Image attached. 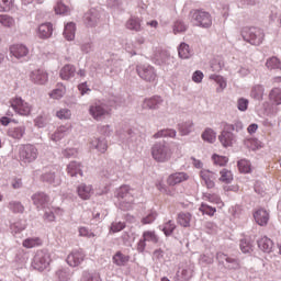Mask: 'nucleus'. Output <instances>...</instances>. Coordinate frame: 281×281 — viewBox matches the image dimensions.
<instances>
[{"label":"nucleus","mask_w":281,"mask_h":281,"mask_svg":"<svg viewBox=\"0 0 281 281\" xmlns=\"http://www.w3.org/2000/svg\"><path fill=\"white\" fill-rule=\"evenodd\" d=\"M151 157L158 164H166L172 158V149L166 142H157L151 147Z\"/></svg>","instance_id":"f257e3e1"},{"label":"nucleus","mask_w":281,"mask_h":281,"mask_svg":"<svg viewBox=\"0 0 281 281\" xmlns=\"http://www.w3.org/2000/svg\"><path fill=\"white\" fill-rule=\"evenodd\" d=\"M241 37L250 45H262V41H265V31L254 26H246L241 30Z\"/></svg>","instance_id":"f03ea898"},{"label":"nucleus","mask_w":281,"mask_h":281,"mask_svg":"<svg viewBox=\"0 0 281 281\" xmlns=\"http://www.w3.org/2000/svg\"><path fill=\"white\" fill-rule=\"evenodd\" d=\"M89 115L97 122H102L106 115H111V106L104 103V101H93L89 106Z\"/></svg>","instance_id":"7ed1b4c3"},{"label":"nucleus","mask_w":281,"mask_h":281,"mask_svg":"<svg viewBox=\"0 0 281 281\" xmlns=\"http://www.w3.org/2000/svg\"><path fill=\"white\" fill-rule=\"evenodd\" d=\"M120 209L123 211L132 210L135 198L133 196V190L128 186H123L116 191Z\"/></svg>","instance_id":"20e7f679"},{"label":"nucleus","mask_w":281,"mask_h":281,"mask_svg":"<svg viewBox=\"0 0 281 281\" xmlns=\"http://www.w3.org/2000/svg\"><path fill=\"white\" fill-rule=\"evenodd\" d=\"M191 21L196 25V27H203L204 30H209L212 27V14L210 12L203 10H193L190 12Z\"/></svg>","instance_id":"39448f33"},{"label":"nucleus","mask_w":281,"mask_h":281,"mask_svg":"<svg viewBox=\"0 0 281 281\" xmlns=\"http://www.w3.org/2000/svg\"><path fill=\"white\" fill-rule=\"evenodd\" d=\"M19 159L21 164H34L38 159V149L32 144L22 145L19 148Z\"/></svg>","instance_id":"423d86ee"},{"label":"nucleus","mask_w":281,"mask_h":281,"mask_svg":"<svg viewBox=\"0 0 281 281\" xmlns=\"http://www.w3.org/2000/svg\"><path fill=\"white\" fill-rule=\"evenodd\" d=\"M50 262L52 255H49L47 249H42L36 251L32 261V267L33 269H36V271H45Z\"/></svg>","instance_id":"0eeeda50"},{"label":"nucleus","mask_w":281,"mask_h":281,"mask_svg":"<svg viewBox=\"0 0 281 281\" xmlns=\"http://www.w3.org/2000/svg\"><path fill=\"white\" fill-rule=\"evenodd\" d=\"M11 108L16 115L27 117L32 113V104L23 100L21 97H16L10 100Z\"/></svg>","instance_id":"6e6552de"},{"label":"nucleus","mask_w":281,"mask_h":281,"mask_svg":"<svg viewBox=\"0 0 281 281\" xmlns=\"http://www.w3.org/2000/svg\"><path fill=\"white\" fill-rule=\"evenodd\" d=\"M136 72L145 82H157V69L149 64L137 65Z\"/></svg>","instance_id":"1a4fd4ad"},{"label":"nucleus","mask_w":281,"mask_h":281,"mask_svg":"<svg viewBox=\"0 0 281 281\" xmlns=\"http://www.w3.org/2000/svg\"><path fill=\"white\" fill-rule=\"evenodd\" d=\"M146 243H153L154 245H157L159 243V236H157V233L155 231H145L143 233L142 238L137 243V251L139 254H144L146 250Z\"/></svg>","instance_id":"9d476101"},{"label":"nucleus","mask_w":281,"mask_h":281,"mask_svg":"<svg viewBox=\"0 0 281 281\" xmlns=\"http://www.w3.org/2000/svg\"><path fill=\"white\" fill-rule=\"evenodd\" d=\"M15 125H11L7 132L8 136L12 139H23L25 136V131H27V127H25V124H19L18 121L13 120Z\"/></svg>","instance_id":"9b49d317"},{"label":"nucleus","mask_w":281,"mask_h":281,"mask_svg":"<svg viewBox=\"0 0 281 281\" xmlns=\"http://www.w3.org/2000/svg\"><path fill=\"white\" fill-rule=\"evenodd\" d=\"M33 205L38 210H47L49 207V195L45 192H36L32 195Z\"/></svg>","instance_id":"f8f14e48"},{"label":"nucleus","mask_w":281,"mask_h":281,"mask_svg":"<svg viewBox=\"0 0 281 281\" xmlns=\"http://www.w3.org/2000/svg\"><path fill=\"white\" fill-rule=\"evenodd\" d=\"M85 251L82 250H72L68 256H67V265L69 267H80L85 262Z\"/></svg>","instance_id":"ddd939ff"},{"label":"nucleus","mask_w":281,"mask_h":281,"mask_svg":"<svg viewBox=\"0 0 281 281\" xmlns=\"http://www.w3.org/2000/svg\"><path fill=\"white\" fill-rule=\"evenodd\" d=\"M200 177H201L202 181H204V183L209 190H212V188H214V186H216V183L214 181H216V179H218V175L216 172L207 170V169L201 170Z\"/></svg>","instance_id":"4468645a"},{"label":"nucleus","mask_w":281,"mask_h":281,"mask_svg":"<svg viewBox=\"0 0 281 281\" xmlns=\"http://www.w3.org/2000/svg\"><path fill=\"white\" fill-rule=\"evenodd\" d=\"M218 139L224 148H229L236 143V134L231 132L229 130L224 128L218 136Z\"/></svg>","instance_id":"2eb2a0df"},{"label":"nucleus","mask_w":281,"mask_h":281,"mask_svg":"<svg viewBox=\"0 0 281 281\" xmlns=\"http://www.w3.org/2000/svg\"><path fill=\"white\" fill-rule=\"evenodd\" d=\"M90 148L98 150V153L104 154L109 149V143L104 137H93L90 140Z\"/></svg>","instance_id":"dca6fc26"},{"label":"nucleus","mask_w":281,"mask_h":281,"mask_svg":"<svg viewBox=\"0 0 281 281\" xmlns=\"http://www.w3.org/2000/svg\"><path fill=\"white\" fill-rule=\"evenodd\" d=\"M83 21L88 27H95L100 21V13L95 9H90L83 16Z\"/></svg>","instance_id":"f3484780"},{"label":"nucleus","mask_w":281,"mask_h":281,"mask_svg":"<svg viewBox=\"0 0 281 281\" xmlns=\"http://www.w3.org/2000/svg\"><path fill=\"white\" fill-rule=\"evenodd\" d=\"M192 273H194V266L187 265L182 269L178 270L176 274L177 281H189L192 278Z\"/></svg>","instance_id":"a211bd4d"},{"label":"nucleus","mask_w":281,"mask_h":281,"mask_svg":"<svg viewBox=\"0 0 281 281\" xmlns=\"http://www.w3.org/2000/svg\"><path fill=\"white\" fill-rule=\"evenodd\" d=\"M30 78L34 85H45L49 77L45 70L36 69L31 72Z\"/></svg>","instance_id":"6ab92c4d"},{"label":"nucleus","mask_w":281,"mask_h":281,"mask_svg":"<svg viewBox=\"0 0 281 281\" xmlns=\"http://www.w3.org/2000/svg\"><path fill=\"white\" fill-rule=\"evenodd\" d=\"M164 104V99L159 95H154L149 99H145L143 102V109H150L157 111Z\"/></svg>","instance_id":"aec40b11"},{"label":"nucleus","mask_w":281,"mask_h":281,"mask_svg":"<svg viewBox=\"0 0 281 281\" xmlns=\"http://www.w3.org/2000/svg\"><path fill=\"white\" fill-rule=\"evenodd\" d=\"M10 52L12 56H14V58H16L18 60H21V58H25V56L30 54V49L23 44H15L11 46Z\"/></svg>","instance_id":"412c9836"},{"label":"nucleus","mask_w":281,"mask_h":281,"mask_svg":"<svg viewBox=\"0 0 281 281\" xmlns=\"http://www.w3.org/2000/svg\"><path fill=\"white\" fill-rule=\"evenodd\" d=\"M41 180L44 183H49L50 186H60V176L56 171H46L41 176Z\"/></svg>","instance_id":"4be33fe9"},{"label":"nucleus","mask_w":281,"mask_h":281,"mask_svg":"<svg viewBox=\"0 0 281 281\" xmlns=\"http://www.w3.org/2000/svg\"><path fill=\"white\" fill-rule=\"evenodd\" d=\"M254 218L257 225H260V227H265L269 223V211L265 209H259L254 213Z\"/></svg>","instance_id":"5701e85b"},{"label":"nucleus","mask_w":281,"mask_h":281,"mask_svg":"<svg viewBox=\"0 0 281 281\" xmlns=\"http://www.w3.org/2000/svg\"><path fill=\"white\" fill-rule=\"evenodd\" d=\"M155 65H170V54L166 50L157 49L154 52Z\"/></svg>","instance_id":"b1692460"},{"label":"nucleus","mask_w":281,"mask_h":281,"mask_svg":"<svg viewBox=\"0 0 281 281\" xmlns=\"http://www.w3.org/2000/svg\"><path fill=\"white\" fill-rule=\"evenodd\" d=\"M71 134V127L61 125L59 126L54 134L50 135L52 142H60L64 137Z\"/></svg>","instance_id":"393cba45"},{"label":"nucleus","mask_w":281,"mask_h":281,"mask_svg":"<svg viewBox=\"0 0 281 281\" xmlns=\"http://www.w3.org/2000/svg\"><path fill=\"white\" fill-rule=\"evenodd\" d=\"M52 34H54V26H52V23H44L38 26V30H37L38 38H42V40L50 38Z\"/></svg>","instance_id":"a878e982"},{"label":"nucleus","mask_w":281,"mask_h":281,"mask_svg":"<svg viewBox=\"0 0 281 281\" xmlns=\"http://www.w3.org/2000/svg\"><path fill=\"white\" fill-rule=\"evenodd\" d=\"M190 176L186 172H176L168 177L167 183L168 186H177V183H183V181H188Z\"/></svg>","instance_id":"bb28decb"},{"label":"nucleus","mask_w":281,"mask_h":281,"mask_svg":"<svg viewBox=\"0 0 281 281\" xmlns=\"http://www.w3.org/2000/svg\"><path fill=\"white\" fill-rule=\"evenodd\" d=\"M77 192L80 199H83V201H88V199H91V195L93 194V187L91 184L81 183L77 188Z\"/></svg>","instance_id":"cd10ccee"},{"label":"nucleus","mask_w":281,"mask_h":281,"mask_svg":"<svg viewBox=\"0 0 281 281\" xmlns=\"http://www.w3.org/2000/svg\"><path fill=\"white\" fill-rule=\"evenodd\" d=\"M61 80H71L76 76V66L71 64L65 65L59 72Z\"/></svg>","instance_id":"c85d7f7f"},{"label":"nucleus","mask_w":281,"mask_h":281,"mask_svg":"<svg viewBox=\"0 0 281 281\" xmlns=\"http://www.w3.org/2000/svg\"><path fill=\"white\" fill-rule=\"evenodd\" d=\"M178 55L182 60H188V58L194 56V50H192L187 43H181L178 47Z\"/></svg>","instance_id":"c756f323"},{"label":"nucleus","mask_w":281,"mask_h":281,"mask_svg":"<svg viewBox=\"0 0 281 281\" xmlns=\"http://www.w3.org/2000/svg\"><path fill=\"white\" fill-rule=\"evenodd\" d=\"M257 243L259 249H261V251H265L266 254H271V251L273 250V240H271V238L267 236L261 237Z\"/></svg>","instance_id":"7c9ffc66"},{"label":"nucleus","mask_w":281,"mask_h":281,"mask_svg":"<svg viewBox=\"0 0 281 281\" xmlns=\"http://www.w3.org/2000/svg\"><path fill=\"white\" fill-rule=\"evenodd\" d=\"M67 172L70 177H82V165L78 161H71L67 166Z\"/></svg>","instance_id":"2f4dec72"},{"label":"nucleus","mask_w":281,"mask_h":281,"mask_svg":"<svg viewBox=\"0 0 281 281\" xmlns=\"http://www.w3.org/2000/svg\"><path fill=\"white\" fill-rule=\"evenodd\" d=\"M125 26L132 32H142V20L139 18L132 16L126 21Z\"/></svg>","instance_id":"473e14b6"},{"label":"nucleus","mask_w":281,"mask_h":281,"mask_svg":"<svg viewBox=\"0 0 281 281\" xmlns=\"http://www.w3.org/2000/svg\"><path fill=\"white\" fill-rule=\"evenodd\" d=\"M55 276L58 281H69L71 280V276H74V272H71V269L69 268H59L56 271Z\"/></svg>","instance_id":"72a5a7b5"},{"label":"nucleus","mask_w":281,"mask_h":281,"mask_svg":"<svg viewBox=\"0 0 281 281\" xmlns=\"http://www.w3.org/2000/svg\"><path fill=\"white\" fill-rule=\"evenodd\" d=\"M64 36L66 41H74L76 38V23L70 22L65 25Z\"/></svg>","instance_id":"f704fd0d"},{"label":"nucleus","mask_w":281,"mask_h":281,"mask_svg":"<svg viewBox=\"0 0 281 281\" xmlns=\"http://www.w3.org/2000/svg\"><path fill=\"white\" fill-rule=\"evenodd\" d=\"M210 80H214L216 85H218V88L216 89L217 93H221V91L225 90L227 88V81H225V78L221 75H211Z\"/></svg>","instance_id":"c9c22d12"},{"label":"nucleus","mask_w":281,"mask_h":281,"mask_svg":"<svg viewBox=\"0 0 281 281\" xmlns=\"http://www.w3.org/2000/svg\"><path fill=\"white\" fill-rule=\"evenodd\" d=\"M120 139L123 142V144H133L137 139V135L135 132H133V130H127L120 135Z\"/></svg>","instance_id":"e433bc0d"},{"label":"nucleus","mask_w":281,"mask_h":281,"mask_svg":"<svg viewBox=\"0 0 281 281\" xmlns=\"http://www.w3.org/2000/svg\"><path fill=\"white\" fill-rule=\"evenodd\" d=\"M178 225H181V227H190V222L192 221V214L181 212L178 214Z\"/></svg>","instance_id":"4c0bfd02"},{"label":"nucleus","mask_w":281,"mask_h":281,"mask_svg":"<svg viewBox=\"0 0 281 281\" xmlns=\"http://www.w3.org/2000/svg\"><path fill=\"white\" fill-rule=\"evenodd\" d=\"M265 95V87H262L261 85H256L255 87H252L251 91H250V97L254 100H258L260 102V100H262Z\"/></svg>","instance_id":"58836bf2"},{"label":"nucleus","mask_w":281,"mask_h":281,"mask_svg":"<svg viewBox=\"0 0 281 281\" xmlns=\"http://www.w3.org/2000/svg\"><path fill=\"white\" fill-rule=\"evenodd\" d=\"M194 123L192 121H187L178 124V130L180 135H190L192 133V127Z\"/></svg>","instance_id":"ea45409f"},{"label":"nucleus","mask_w":281,"mask_h":281,"mask_svg":"<svg viewBox=\"0 0 281 281\" xmlns=\"http://www.w3.org/2000/svg\"><path fill=\"white\" fill-rule=\"evenodd\" d=\"M225 131H234L235 133H243L245 131V126L240 121H235L233 124L224 123Z\"/></svg>","instance_id":"a19ab883"},{"label":"nucleus","mask_w":281,"mask_h":281,"mask_svg":"<svg viewBox=\"0 0 281 281\" xmlns=\"http://www.w3.org/2000/svg\"><path fill=\"white\" fill-rule=\"evenodd\" d=\"M202 139L204 142H207L209 144H214L216 142V132L214 130L207 127L203 133H202Z\"/></svg>","instance_id":"79ce46f5"},{"label":"nucleus","mask_w":281,"mask_h":281,"mask_svg":"<svg viewBox=\"0 0 281 281\" xmlns=\"http://www.w3.org/2000/svg\"><path fill=\"white\" fill-rule=\"evenodd\" d=\"M130 258L128 256L122 254L121 251H117L114 256H113V262L114 265H116L117 267H124L126 265V262H128Z\"/></svg>","instance_id":"37998d69"},{"label":"nucleus","mask_w":281,"mask_h":281,"mask_svg":"<svg viewBox=\"0 0 281 281\" xmlns=\"http://www.w3.org/2000/svg\"><path fill=\"white\" fill-rule=\"evenodd\" d=\"M160 229L164 232L165 236H172L175 229H177V224L172 220H169L162 226H159Z\"/></svg>","instance_id":"c03bdc74"},{"label":"nucleus","mask_w":281,"mask_h":281,"mask_svg":"<svg viewBox=\"0 0 281 281\" xmlns=\"http://www.w3.org/2000/svg\"><path fill=\"white\" fill-rule=\"evenodd\" d=\"M23 247L26 249H32L34 247H40V245H43V240L38 237H33V238H26L23 240Z\"/></svg>","instance_id":"a18cd8bd"},{"label":"nucleus","mask_w":281,"mask_h":281,"mask_svg":"<svg viewBox=\"0 0 281 281\" xmlns=\"http://www.w3.org/2000/svg\"><path fill=\"white\" fill-rule=\"evenodd\" d=\"M9 210L13 212V214H23L25 212V206L19 201H11L8 205Z\"/></svg>","instance_id":"49530a36"},{"label":"nucleus","mask_w":281,"mask_h":281,"mask_svg":"<svg viewBox=\"0 0 281 281\" xmlns=\"http://www.w3.org/2000/svg\"><path fill=\"white\" fill-rule=\"evenodd\" d=\"M82 281H102L100 272L97 271H83Z\"/></svg>","instance_id":"de8ad7c7"},{"label":"nucleus","mask_w":281,"mask_h":281,"mask_svg":"<svg viewBox=\"0 0 281 281\" xmlns=\"http://www.w3.org/2000/svg\"><path fill=\"white\" fill-rule=\"evenodd\" d=\"M161 137H177V131L175 130H160L156 134H154V139H159Z\"/></svg>","instance_id":"09e8293b"},{"label":"nucleus","mask_w":281,"mask_h":281,"mask_svg":"<svg viewBox=\"0 0 281 281\" xmlns=\"http://www.w3.org/2000/svg\"><path fill=\"white\" fill-rule=\"evenodd\" d=\"M0 23L3 25V27H14V25H16L14 18L8 14H0Z\"/></svg>","instance_id":"8fccbe9b"},{"label":"nucleus","mask_w":281,"mask_h":281,"mask_svg":"<svg viewBox=\"0 0 281 281\" xmlns=\"http://www.w3.org/2000/svg\"><path fill=\"white\" fill-rule=\"evenodd\" d=\"M266 67H268V69H281V61L276 56L269 57L266 60Z\"/></svg>","instance_id":"3c124183"},{"label":"nucleus","mask_w":281,"mask_h":281,"mask_svg":"<svg viewBox=\"0 0 281 281\" xmlns=\"http://www.w3.org/2000/svg\"><path fill=\"white\" fill-rule=\"evenodd\" d=\"M10 229H11V234H13V236H16V234H21V232H23L25 229V222L18 221V222L11 224Z\"/></svg>","instance_id":"603ef678"},{"label":"nucleus","mask_w":281,"mask_h":281,"mask_svg":"<svg viewBox=\"0 0 281 281\" xmlns=\"http://www.w3.org/2000/svg\"><path fill=\"white\" fill-rule=\"evenodd\" d=\"M269 98H270L271 102H274V104L280 105L281 104V89L273 88L270 91Z\"/></svg>","instance_id":"864d4df0"},{"label":"nucleus","mask_w":281,"mask_h":281,"mask_svg":"<svg viewBox=\"0 0 281 281\" xmlns=\"http://www.w3.org/2000/svg\"><path fill=\"white\" fill-rule=\"evenodd\" d=\"M239 172H244L247 175L248 172H251V162L247 159H241L237 162Z\"/></svg>","instance_id":"5fc2aeb1"},{"label":"nucleus","mask_w":281,"mask_h":281,"mask_svg":"<svg viewBox=\"0 0 281 281\" xmlns=\"http://www.w3.org/2000/svg\"><path fill=\"white\" fill-rule=\"evenodd\" d=\"M220 175H221L220 181H222L223 183H232V181L234 180V176L232 175V171L227 169H223L220 172Z\"/></svg>","instance_id":"6e6d98bb"},{"label":"nucleus","mask_w":281,"mask_h":281,"mask_svg":"<svg viewBox=\"0 0 281 281\" xmlns=\"http://www.w3.org/2000/svg\"><path fill=\"white\" fill-rule=\"evenodd\" d=\"M239 247L243 254H249V251H252L254 249V245L247 238L240 240Z\"/></svg>","instance_id":"4d7b16f0"},{"label":"nucleus","mask_w":281,"mask_h":281,"mask_svg":"<svg viewBox=\"0 0 281 281\" xmlns=\"http://www.w3.org/2000/svg\"><path fill=\"white\" fill-rule=\"evenodd\" d=\"M224 267L226 269L235 270L236 271V270L240 269V262L238 261V259H234V258L229 257L227 259L226 265H224Z\"/></svg>","instance_id":"13d9d810"},{"label":"nucleus","mask_w":281,"mask_h":281,"mask_svg":"<svg viewBox=\"0 0 281 281\" xmlns=\"http://www.w3.org/2000/svg\"><path fill=\"white\" fill-rule=\"evenodd\" d=\"M66 93L65 86L60 85L57 89L53 90L50 93V98H54V100H60L63 95Z\"/></svg>","instance_id":"bf43d9fd"},{"label":"nucleus","mask_w":281,"mask_h":281,"mask_svg":"<svg viewBox=\"0 0 281 281\" xmlns=\"http://www.w3.org/2000/svg\"><path fill=\"white\" fill-rule=\"evenodd\" d=\"M200 212H202V214H206L207 216H214V214H216V207L202 203L200 206Z\"/></svg>","instance_id":"052dcab7"},{"label":"nucleus","mask_w":281,"mask_h":281,"mask_svg":"<svg viewBox=\"0 0 281 281\" xmlns=\"http://www.w3.org/2000/svg\"><path fill=\"white\" fill-rule=\"evenodd\" d=\"M14 8V0H1L0 10L1 12H10Z\"/></svg>","instance_id":"680f3d73"},{"label":"nucleus","mask_w":281,"mask_h":281,"mask_svg":"<svg viewBox=\"0 0 281 281\" xmlns=\"http://www.w3.org/2000/svg\"><path fill=\"white\" fill-rule=\"evenodd\" d=\"M212 159H213V161H214V164H215L216 166H226L227 162L229 161V159H228L227 157H225V156H218V155H216V154L213 155Z\"/></svg>","instance_id":"e2e57ef3"},{"label":"nucleus","mask_w":281,"mask_h":281,"mask_svg":"<svg viewBox=\"0 0 281 281\" xmlns=\"http://www.w3.org/2000/svg\"><path fill=\"white\" fill-rule=\"evenodd\" d=\"M56 14H67L69 12V7L65 5L63 1H58L55 7Z\"/></svg>","instance_id":"0e129e2a"},{"label":"nucleus","mask_w":281,"mask_h":281,"mask_svg":"<svg viewBox=\"0 0 281 281\" xmlns=\"http://www.w3.org/2000/svg\"><path fill=\"white\" fill-rule=\"evenodd\" d=\"M188 26L182 21H176L173 25V34H181V32H186Z\"/></svg>","instance_id":"69168bd1"},{"label":"nucleus","mask_w":281,"mask_h":281,"mask_svg":"<svg viewBox=\"0 0 281 281\" xmlns=\"http://www.w3.org/2000/svg\"><path fill=\"white\" fill-rule=\"evenodd\" d=\"M35 126L37 128H45L47 126V116L40 115L34 120Z\"/></svg>","instance_id":"338daca9"},{"label":"nucleus","mask_w":281,"mask_h":281,"mask_svg":"<svg viewBox=\"0 0 281 281\" xmlns=\"http://www.w3.org/2000/svg\"><path fill=\"white\" fill-rule=\"evenodd\" d=\"M56 115L59 120H69V117H71V110L61 109L57 111Z\"/></svg>","instance_id":"774afa93"}]
</instances>
